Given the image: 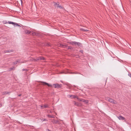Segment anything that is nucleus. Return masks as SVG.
I'll use <instances>...</instances> for the list:
<instances>
[{
  "mask_svg": "<svg viewBox=\"0 0 131 131\" xmlns=\"http://www.w3.org/2000/svg\"><path fill=\"white\" fill-rule=\"evenodd\" d=\"M72 97H71V98H75V97H77V99H78V98L77 97H76L74 95H72Z\"/></svg>",
  "mask_w": 131,
  "mask_h": 131,
  "instance_id": "f3484780",
  "label": "nucleus"
},
{
  "mask_svg": "<svg viewBox=\"0 0 131 131\" xmlns=\"http://www.w3.org/2000/svg\"><path fill=\"white\" fill-rule=\"evenodd\" d=\"M55 7H58L60 9L62 8L61 6H59L56 3L55 4Z\"/></svg>",
  "mask_w": 131,
  "mask_h": 131,
  "instance_id": "6e6552de",
  "label": "nucleus"
},
{
  "mask_svg": "<svg viewBox=\"0 0 131 131\" xmlns=\"http://www.w3.org/2000/svg\"><path fill=\"white\" fill-rule=\"evenodd\" d=\"M70 43L73 45H77L78 46H81V44L79 42H70Z\"/></svg>",
  "mask_w": 131,
  "mask_h": 131,
  "instance_id": "7ed1b4c3",
  "label": "nucleus"
},
{
  "mask_svg": "<svg viewBox=\"0 0 131 131\" xmlns=\"http://www.w3.org/2000/svg\"><path fill=\"white\" fill-rule=\"evenodd\" d=\"M72 95H68V97H69L71 98L72 97Z\"/></svg>",
  "mask_w": 131,
  "mask_h": 131,
  "instance_id": "a211bd4d",
  "label": "nucleus"
},
{
  "mask_svg": "<svg viewBox=\"0 0 131 131\" xmlns=\"http://www.w3.org/2000/svg\"><path fill=\"white\" fill-rule=\"evenodd\" d=\"M106 100L112 103H113L114 104H117V102L116 101L113 100V99L110 98H107Z\"/></svg>",
  "mask_w": 131,
  "mask_h": 131,
  "instance_id": "f257e3e1",
  "label": "nucleus"
},
{
  "mask_svg": "<svg viewBox=\"0 0 131 131\" xmlns=\"http://www.w3.org/2000/svg\"><path fill=\"white\" fill-rule=\"evenodd\" d=\"M80 101H82V100H80Z\"/></svg>",
  "mask_w": 131,
  "mask_h": 131,
  "instance_id": "a878e982",
  "label": "nucleus"
},
{
  "mask_svg": "<svg viewBox=\"0 0 131 131\" xmlns=\"http://www.w3.org/2000/svg\"><path fill=\"white\" fill-rule=\"evenodd\" d=\"M25 32L26 34H28L30 33H31V32L30 31L27 30L25 31Z\"/></svg>",
  "mask_w": 131,
  "mask_h": 131,
  "instance_id": "1a4fd4ad",
  "label": "nucleus"
},
{
  "mask_svg": "<svg viewBox=\"0 0 131 131\" xmlns=\"http://www.w3.org/2000/svg\"><path fill=\"white\" fill-rule=\"evenodd\" d=\"M81 30H82L83 31H88V30H85L83 29H82Z\"/></svg>",
  "mask_w": 131,
  "mask_h": 131,
  "instance_id": "412c9836",
  "label": "nucleus"
},
{
  "mask_svg": "<svg viewBox=\"0 0 131 131\" xmlns=\"http://www.w3.org/2000/svg\"><path fill=\"white\" fill-rule=\"evenodd\" d=\"M60 46L61 47H64L65 46L64 45H63L61 44H60Z\"/></svg>",
  "mask_w": 131,
  "mask_h": 131,
  "instance_id": "dca6fc26",
  "label": "nucleus"
},
{
  "mask_svg": "<svg viewBox=\"0 0 131 131\" xmlns=\"http://www.w3.org/2000/svg\"><path fill=\"white\" fill-rule=\"evenodd\" d=\"M74 104L75 105L77 106L79 105L78 103L77 102H75V101H74Z\"/></svg>",
  "mask_w": 131,
  "mask_h": 131,
  "instance_id": "9b49d317",
  "label": "nucleus"
},
{
  "mask_svg": "<svg viewBox=\"0 0 131 131\" xmlns=\"http://www.w3.org/2000/svg\"><path fill=\"white\" fill-rule=\"evenodd\" d=\"M48 116L49 117H51V116L50 115H48Z\"/></svg>",
  "mask_w": 131,
  "mask_h": 131,
  "instance_id": "5701e85b",
  "label": "nucleus"
},
{
  "mask_svg": "<svg viewBox=\"0 0 131 131\" xmlns=\"http://www.w3.org/2000/svg\"><path fill=\"white\" fill-rule=\"evenodd\" d=\"M37 59L38 60H45V58L44 57H40L39 58H38Z\"/></svg>",
  "mask_w": 131,
  "mask_h": 131,
  "instance_id": "0eeeda50",
  "label": "nucleus"
},
{
  "mask_svg": "<svg viewBox=\"0 0 131 131\" xmlns=\"http://www.w3.org/2000/svg\"><path fill=\"white\" fill-rule=\"evenodd\" d=\"M3 22H4V24H7V23H8L7 22V21H3Z\"/></svg>",
  "mask_w": 131,
  "mask_h": 131,
  "instance_id": "aec40b11",
  "label": "nucleus"
},
{
  "mask_svg": "<svg viewBox=\"0 0 131 131\" xmlns=\"http://www.w3.org/2000/svg\"><path fill=\"white\" fill-rule=\"evenodd\" d=\"M25 70V69H23L22 70H23V71H24V70Z\"/></svg>",
  "mask_w": 131,
  "mask_h": 131,
  "instance_id": "b1692460",
  "label": "nucleus"
},
{
  "mask_svg": "<svg viewBox=\"0 0 131 131\" xmlns=\"http://www.w3.org/2000/svg\"><path fill=\"white\" fill-rule=\"evenodd\" d=\"M8 23L9 24H12L14 25H16L18 26H19V25L17 24L16 23H14L11 21H8Z\"/></svg>",
  "mask_w": 131,
  "mask_h": 131,
  "instance_id": "423d86ee",
  "label": "nucleus"
},
{
  "mask_svg": "<svg viewBox=\"0 0 131 131\" xmlns=\"http://www.w3.org/2000/svg\"><path fill=\"white\" fill-rule=\"evenodd\" d=\"M55 88H57L58 89L61 87L62 85L61 84H59L58 83L54 84H53Z\"/></svg>",
  "mask_w": 131,
  "mask_h": 131,
  "instance_id": "f03ea898",
  "label": "nucleus"
},
{
  "mask_svg": "<svg viewBox=\"0 0 131 131\" xmlns=\"http://www.w3.org/2000/svg\"><path fill=\"white\" fill-rule=\"evenodd\" d=\"M52 122L53 123H57L58 122V121H56L55 120H53L52 121Z\"/></svg>",
  "mask_w": 131,
  "mask_h": 131,
  "instance_id": "f8f14e48",
  "label": "nucleus"
},
{
  "mask_svg": "<svg viewBox=\"0 0 131 131\" xmlns=\"http://www.w3.org/2000/svg\"><path fill=\"white\" fill-rule=\"evenodd\" d=\"M48 107V106L47 105H43V106H41V108H46Z\"/></svg>",
  "mask_w": 131,
  "mask_h": 131,
  "instance_id": "9d476101",
  "label": "nucleus"
},
{
  "mask_svg": "<svg viewBox=\"0 0 131 131\" xmlns=\"http://www.w3.org/2000/svg\"><path fill=\"white\" fill-rule=\"evenodd\" d=\"M20 1H21V0H20Z\"/></svg>",
  "mask_w": 131,
  "mask_h": 131,
  "instance_id": "bb28decb",
  "label": "nucleus"
},
{
  "mask_svg": "<svg viewBox=\"0 0 131 131\" xmlns=\"http://www.w3.org/2000/svg\"><path fill=\"white\" fill-rule=\"evenodd\" d=\"M6 92H3V94H6Z\"/></svg>",
  "mask_w": 131,
  "mask_h": 131,
  "instance_id": "4be33fe9",
  "label": "nucleus"
},
{
  "mask_svg": "<svg viewBox=\"0 0 131 131\" xmlns=\"http://www.w3.org/2000/svg\"><path fill=\"white\" fill-rule=\"evenodd\" d=\"M18 62V61H15L13 62L14 64H17V63Z\"/></svg>",
  "mask_w": 131,
  "mask_h": 131,
  "instance_id": "4468645a",
  "label": "nucleus"
},
{
  "mask_svg": "<svg viewBox=\"0 0 131 131\" xmlns=\"http://www.w3.org/2000/svg\"><path fill=\"white\" fill-rule=\"evenodd\" d=\"M83 101L86 103H88V101L87 100H83Z\"/></svg>",
  "mask_w": 131,
  "mask_h": 131,
  "instance_id": "2eb2a0df",
  "label": "nucleus"
},
{
  "mask_svg": "<svg viewBox=\"0 0 131 131\" xmlns=\"http://www.w3.org/2000/svg\"><path fill=\"white\" fill-rule=\"evenodd\" d=\"M120 120H124L125 121H126V119L123 117L122 116H119L117 117Z\"/></svg>",
  "mask_w": 131,
  "mask_h": 131,
  "instance_id": "20e7f679",
  "label": "nucleus"
},
{
  "mask_svg": "<svg viewBox=\"0 0 131 131\" xmlns=\"http://www.w3.org/2000/svg\"><path fill=\"white\" fill-rule=\"evenodd\" d=\"M32 32V35H36V33L35 32Z\"/></svg>",
  "mask_w": 131,
  "mask_h": 131,
  "instance_id": "ddd939ff",
  "label": "nucleus"
},
{
  "mask_svg": "<svg viewBox=\"0 0 131 131\" xmlns=\"http://www.w3.org/2000/svg\"><path fill=\"white\" fill-rule=\"evenodd\" d=\"M130 77L131 78V75H130Z\"/></svg>",
  "mask_w": 131,
  "mask_h": 131,
  "instance_id": "393cba45",
  "label": "nucleus"
},
{
  "mask_svg": "<svg viewBox=\"0 0 131 131\" xmlns=\"http://www.w3.org/2000/svg\"><path fill=\"white\" fill-rule=\"evenodd\" d=\"M41 83H43L42 85H47L49 87H51L52 86V85H51L49 84L48 83H47L46 82H41Z\"/></svg>",
  "mask_w": 131,
  "mask_h": 131,
  "instance_id": "39448f33",
  "label": "nucleus"
},
{
  "mask_svg": "<svg viewBox=\"0 0 131 131\" xmlns=\"http://www.w3.org/2000/svg\"><path fill=\"white\" fill-rule=\"evenodd\" d=\"M10 70H14V67H13L12 68H10Z\"/></svg>",
  "mask_w": 131,
  "mask_h": 131,
  "instance_id": "6ab92c4d",
  "label": "nucleus"
}]
</instances>
